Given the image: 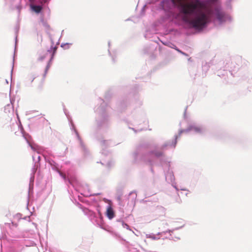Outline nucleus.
Returning <instances> with one entry per match:
<instances>
[{
  "label": "nucleus",
  "mask_w": 252,
  "mask_h": 252,
  "mask_svg": "<svg viewBox=\"0 0 252 252\" xmlns=\"http://www.w3.org/2000/svg\"><path fill=\"white\" fill-rule=\"evenodd\" d=\"M46 71H47V70L46 71V72L45 73V74H44V78H45V76H46Z\"/></svg>",
  "instance_id": "8"
},
{
  "label": "nucleus",
  "mask_w": 252,
  "mask_h": 252,
  "mask_svg": "<svg viewBox=\"0 0 252 252\" xmlns=\"http://www.w3.org/2000/svg\"><path fill=\"white\" fill-rule=\"evenodd\" d=\"M36 0H29L31 3H33L35 2ZM48 0H38V1L40 3L43 4L47 1Z\"/></svg>",
  "instance_id": "4"
},
{
  "label": "nucleus",
  "mask_w": 252,
  "mask_h": 252,
  "mask_svg": "<svg viewBox=\"0 0 252 252\" xmlns=\"http://www.w3.org/2000/svg\"><path fill=\"white\" fill-rule=\"evenodd\" d=\"M31 7L32 10L36 13H40L42 9L41 5H36L32 4L31 5Z\"/></svg>",
  "instance_id": "3"
},
{
  "label": "nucleus",
  "mask_w": 252,
  "mask_h": 252,
  "mask_svg": "<svg viewBox=\"0 0 252 252\" xmlns=\"http://www.w3.org/2000/svg\"><path fill=\"white\" fill-rule=\"evenodd\" d=\"M43 82H41L38 86V88L39 89L41 90L43 88Z\"/></svg>",
  "instance_id": "6"
},
{
  "label": "nucleus",
  "mask_w": 252,
  "mask_h": 252,
  "mask_svg": "<svg viewBox=\"0 0 252 252\" xmlns=\"http://www.w3.org/2000/svg\"><path fill=\"white\" fill-rule=\"evenodd\" d=\"M217 0H172L182 14L183 20L196 30H202L209 23L215 13L220 22L224 21L225 14L219 7L214 9L213 3Z\"/></svg>",
  "instance_id": "1"
},
{
  "label": "nucleus",
  "mask_w": 252,
  "mask_h": 252,
  "mask_svg": "<svg viewBox=\"0 0 252 252\" xmlns=\"http://www.w3.org/2000/svg\"><path fill=\"white\" fill-rule=\"evenodd\" d=\"M191 129L197 132H201L202 131V128L200 127L193 126L192 127Z\"/></svg>",
  "instance_id": "5"
},
{
  "label": "nucleus",
  "mask_w": 252,
  "mask_h": 252,
  "mask_svg": "<svg viewBox=\"0 0 252 252\" xmlns=\"http://www.w3.org/2000/svg\"><path fill=\"white\" fill-rule=\"evenodd\" d=\"M106 215L109 219H113L115 216L114 212L110 206H108L107 209Z\"/></svg>",
  "instance_id": "2"
},
{
  "label": "nucleus",
  "mask_w": 252,
  "mask_h": 252,
  "mask_svg": "<svg viewBox=\"0 0 252 252\" xmlns=\"http://www.w3.org/2000/svg\"><path fill=\"white\" fill-rule=\"evenodd\" d=\"M60 174L64 179H66V176L62 172H60Z\"/></svg>",
  "instance_id": "7"
}]
</instances>
